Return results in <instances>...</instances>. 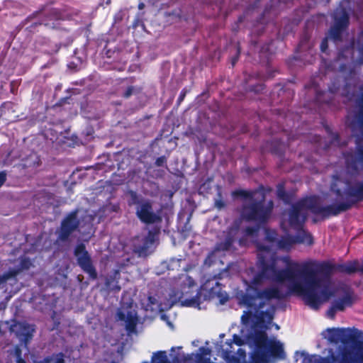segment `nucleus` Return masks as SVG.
Wrapping results in <instances>:
<instances>
[{
  "label": "nucleus",
  "instance_id": "nucleus-4",
  "mask_svg": "<svg viewBox=\"0 0 363 363\" xmlns=\"http://www.w3.org/2000/svg\"><path fill=\"white\" fill-rule=\"evenodd\" d=\"M244 220H240L236 221L233 228L230 229H237L235 235H237L240 225L245 227L243 238L239 240L240 245H245L247 240L250 239L252 242H255L258 251V262L257 267L258 272H255L254 269H250L247 272V278L244 279L245 289L249 287L258 288L264 281L269 280L276 282L272 279L265 277V272L269 270L271 268H276L279 270L284 269V264L281 258L278 259L271 252L270 244L264 240V244L257 242L255 240L259 228H251L248 225H243Z\"/></svg>",
  "mask_w": 363,
  "mask_h": 363
},
{
  "label": "nucleus",
  "instance_id": "nucleus-37",
  "mask_svg": "<svg viewBox=\"0 0 363 363\" xmlns=\"http://www.w3.org/2000/svg\"><path fill=\"white\" fill-rule=\"evenodd\" d=\"M130 94V91H128L127 93H126V96H128Z\"/></svg>",
  "mask_w": 363,
  "mask_h": 363
},
{
  "label": "nucleus",
  "instance_id": "nucleus-34",
  "mask_svg": "<svg viewBox=\"0 0 363 363\" xmlns=\"http://www.w3.org/2000/svg\"><path fill=\"white\" fill-rule=\"evenodd\" d=\"M138 7H139V9H143L144 8V4L140 3V4H139Z\"/></svg>",
  "mask_w": 363,
  "mask_h": 363
},
{
  "label": "nucleus",
  "instance_id": "nucleus-6",
  "mask_svg": "<svg viewBox=\"0 0 363 363\" xmlns=\"http://www.w3.org/2000/svg\"><path fill=\"white\" fill-rule=\"evenodd\" d=\"M348 167H354L355 169L358 166L363 165V146L358 144L357 152L354 161L350 163L349 159L347 160ZM332 191H335L339 197L340 201L345 199H352L354 201L363 199V182H357L352 185L343 182L340 180H335L332 184Z\"/></svg>",
  "mask_w": 363,
  "mask_h": 363
},
{
  "label": "nucleus",
  "instance_id": "nucleus-39",
  "mask_svg": "<svg viewBox=\"0 0 363 363\" xmlns=\"http://www.w3.org/2000/svg\"><path fill=\"white\" fill-rule=\"evenodd\" d=\"M275 328H276L277 329H279V326H278V325H275Z\"/></svg>",
  "mask_w": 363,
  "mask_h": 363
},
{
  "label": "nucleus",
  "instance_id": "nucleus-24",
  "mask_svg": "<svg viewBox=\"0 0 363 363\" xmlns=\"http://www.w3.org/2000/svg\"><path fill=\"white\" fill-rule=\"evenodd\" d=\"M277 196L279 198L286 202V199L285 198V192L284 191L283 187L281 186L278 187Z\"/></svg>",
  "mask_w": 363,
  "mask_h": 363
},
{
  "label": "nucleus",
  "instance_id": "nucleus-38",
  "mask_svg": "<svg viewBox=\"0 0 363 363\" xmlns=\"http://www.w3.org/2000/svg\"><path fill=\"white\" fill-rule=\"evenodd\" d=\"M88 238H89V236H88V237H86V238H83V239H84V240H86Z\"/></svg>",
  "mask_w": 363,
  "mask_h": 363
},
{
  "label": "nucleus",
  "instance_id": "nucleus-16",
  "mask_svg": "<svg viewBox=\"0 0 363 363\" xmlns=\"http://www.w3.org/2000/svg\"><path fill=\"white\" fill-rule=\"evenodd\" d=\"M156 238V233L148 232L147 235L143 239V244H137L136 242L139 240V238H138L134 243V251L138 253L140 256L147 255L150 252Z\"/></svg>",
  "mask_w": 363,
  "mask_h": 363
},
{
  "label": "nucleus",
  "instance_id": "nucleus-22",
  "mask_svg": "<svg viewBox=\"0 0 363 363\" xmlns=\"http://www.w3.org/2000/svg\"><path fill=\"white\" fill-rule=\"evenodd\" d=\"M182 259L173 258L170 260L168 268L169 269H177L181 267Z\"/></svg>",
  "mask_w": 363,
  "mask_h": 363
},
{
  "label": "nucleus",
  "instance_id": "nucleus-33",
  "mask_svg": "<svg viewBox=\"0 0 363 363\" xmlns=\"http://www.w3.org/2000/svg\"><path fill=\"white\" fill-rule=\"evenodd\" d=\"M342 4H344V2H342V4L337 9H341L345 11L348 13V12L343 8Z\"/></svg>",
  "mask_w": 363,
  "mask_h": 363
},
{
  "label": "nucleus",
  "instance_id": "nucleus-14",
  "mask_svg": "<svg viewBox=\"0 0 363 363\" xmlns=\"http://www.w3.org/2000/svg\"><path fill=\"white\" fill-rule=\"evenodd\" d=\"M117 316L119 320L125 321V328L128 333L135 332L138 319L135 311L132 308V306H130L129 308L123 307L118 311Z\"/></svg>",
  "mask_w": 363,
  "mask_h": 363
},
{
  "label": "nucleus",
  "instance_id": "nucleus-17",
  "mask_svg": "<svg viewBox=\"0 0 363 363\" xmlns=\"http://www.w3.org/2000/svg\"><path fill=\"white\" fill-rule=\"evenodd\" d=\"M19 267L18 269H10L9 272L2 277H0V285L6 281L9 277L15 276L19 271L28 269L31 264L30 261L27 258H21L17 260Z\"/></svg>",
  "mask_w": 363,
  "mask_h": 363
},
{
  "label": "nucleus",
  "instance_id": "nucleus-13",
  "mask_svg": "<svg viewBox=\"0 0 363 363\" xmlns=\"http://www.w3.org/2000/svg\"><path fill=\"white\" fill-rule=\"evenodd\" d=\"M74 254L81 268L87 273L91 279H95L96 277V272L92 266L87 252L85 250L84 245L82 244L77 245L75 248Z\"/></svg>",
  "mask_w": 363,
  "mask_h": 363
},
{
  "label": "nucleus",
  "instance_id": "nucleus-28",
  "mask_svg": "<svg viewBox=\"0 0 363 363\" xmlns=\"http://www.w3.org/2000/svg\"><path fill=\"white\" fill-rule=\"evenodd\" d=\"M215 205L218 208H221L224 206V203L221 200H216Z\"/></svg>",
  "mask_w": 363,
  "mask_h": 363
},
{
  "label": "nucleus",
  "instance_id": "nucleus-21",
  "mask_svg": "<svg viewBox=\"0 0 363 363\" xmlns=\"http://www.w3.org/2000/svg\"><path fill=\"white\" fill-rule=\"evenodd\" d=\"M324 359L318 355L308 356L304 358L303 363H322Z\"/></svg>",
  "mask_w": 363,
  "mask_h": 363
},
{
  "label": "nucleus",
  "instance_id": "nucleus-25",
  "mask_svg": "<svg viewBox=\"0 0 363 363\" xmlns=\"http://www.w3.org/2000/svg\"><path fill=\"white\" fill-rule=\"evenodd\" d=\"M328 48V39L327 38H325L322 43H321V45H320V49L323 52H325L326 50V49Z\"/></svg>",
  "mask_w": 363,
  "mask_h": 363
},
{
  "label": "nucleus",
  "instance_id": "nucleus-3",
  "mask_svg": "<svg viewBox=\"0 0 363 363\" xmlns=\"http://www.w3.org/2000/svg\"><path fill=\"white\" fill-rule=\"evenodd\" d=\"M349 207L350 205L343 203L320 207L318 205L315 198H306L293 206L289 215V224L291 228L298 230L297 235L292 237L286 234L279 239L277 238V235L275 231L264 228L263 231L264 235H266V242L270 244L271 252L278 259L283 258V257H277L274 252V250L279 248L288 250L295 243L306 245H311L313 243L311 235L301 228V224L305 221L308 216V211L320 213L323 216L336 215L347 209ZM287 257L290 259L289 256Z\"/></svg>",
  "mask_w": 363,
  "mask_h": 363
},
{
  "label": "nucleus",
  "instance_id": "nucleus-35",
  "mask_svg": "<svg viewBox=\"0 0 363 363\" xmlns=\"http://www.w3.org/2000/svg\"><path fill=\"white\" fill-rule=\"evenodd\" d=\"M181 348H182V347H177V349H178V350H179V349H181ZM175 349H176V347H172V350H172V351H174Z\"/></svg>",
  "mask_w": 363,
  "mask_h": 363
},
{
  "label": "nucleus",
  "instance_id": "nucleus-19",
  "mask_svg": "<svg viewBox=\"0 0 363 363\" xmlns=\"http://www.w3.org/2000/svg\"><path fill=\"white\" fill-rule=\"evenodd\" d=\"M211 350L208 347H200L199 352L196 354V358L200 362L204 357L209 356L211 354Z\"/></svg>",
  "mask_w": 363,
  "mask_h": 363
},
{
  "label": "nucleus",
  "instance_id": "nucleus-26",
  "mask_svg": "<svg viewBox=\"0 0 363 363\" xmlns=\"http://www.w3.org/2000/svg\"><path fill=\"white\" fill-rule=\"evenodd\" d=\"M6 180V174L4 172H0V187Z\"/></svg>",
  "mask_w": 363,
  "mask_h": 363
},
{
  "label": "nucleus",
  "instance_id": "nucleus-8",
  "mask_svg": "<svg viewBox=\"0 0 363 363\" xmlns=\"http://www.w3.org/2000/svg\"><path fill=\"white\" fill-rule=\"evenodd\" d=\"M362 332L354 328H327L322 335L331 343H347L362 335Z\"/></svg>",
  "mask_w": 363,
  "mask_h": 363
},
{
  "label": "nucleus",
  "instance_id": "nucleus-32",
  "mask_svg": "<svg viewBox=\"0 0 363 363\" xmlns=\"http://www.w3.org/2000/svg\"><path fill=\"white\" fill-rule=\"evenodd\" d=\"M359 358L361 360V362L363 363V351L361 352V353L359 354Z\"/></svg>",
  "mask_w": 363,
  "mask_h": 363
},
{
  "label": "nucleus",
  "instance_id": "nucleus-23",
  "mask_svg": "<svg viewBox=\"0 0 363 363\" xmlns=\"http://www.w3.org/2000/svg\"><path fill=\"white\" fill-rule=\"evenodd\" d=\"M14 354L16 357V363H26L25 359L21 357V350L18 346L15 347Z\"/></svg>",
  "mask_w": 363,
  "mask_h": 363
},
{
  "label": "nucleus",
  "instance_id": "nucleus-9",
  "mask_svg": "<svg viewBox=\"0 0 363 363\" xmlns=\"http://www.w3.org/2000/svg\"><path fill=\"white\" fill-rule=\"evenodd\" d=\"M133 200L135 199L136 194L133 192L131 193ZM136 203V215L138 218L143 222L147 224L157 223L161 221V213L160 211H155L152 208V202L149 200H141L138 202L133 201Z\"/></svg>",
  "mask_w": 363,
  "mask_h": 363
},
{
  "label": "nucleus",
  "instance_id": "nucleus-12",
  "mask_svg": "<svg viewBox=\"0 0 363 363\" xmlns=\"http://www.w3.org/2000/svg\"><path fill=\"white\" fill-rule=\"evenodd\" d=\"M334 25L329 31V38L334 41L340 40L342 31L349 22V14L341 9H337L333 13Z\"/></svg>",
  "mask_w": 363,
  "mask_h": 363
},
{
  "label": "nucleus",
  "instance_id": "nucleus-2",
  "mask_svg": "<svg viewBox=\"0 0 363 363\" xmlns=\"http://www.w3.org/2000/svg\"><path fill=\"white\" fill-rule=\"evenodd\" d=\"M228 275L226 270L213 276L206 275L199 291L194 280L186 273L181 274L175 281L179 291L171 290L169 298L153 296L148 297L145 310L154 313L169 309L177 301L181 306L201 310L202 300H213L220 304H224L228 300V294L223 290L222 280Z\"/></svg>",
  "mask_w": 363,
  "mask_h": 363
},
{
  "label": "nucleus",
  "instance_id": "nucleus-31",
  "mask_svg": "<svg viewBox=\"0 0 363 363\" xmlns=\"http://www.w3.org/2000/svg\"><path fill=\"white\" fill-rule=\"evenodd\" d=\"M162 161H163V159H162V158H159V159H157V160L156 163H157V164L158 166H160V165H162Z\"/></svg>",
  "mask_w": 363,
  "mask_h": 363
},
{
  "label": "nucleus",
  "instance_id": "nucleus-7",
  "mask_svg": "<svg viewBox=\"0 0 363 363\" xmlns=\"http://www.w3.org/2000/svg\"><path fill=\"white\" fill-rule=\"evenodd\" d=\"M93 220L94 217L86 211L77 210L72 212L62 222L59 238L62 240L67 239L77 228L80 231L84 228L85 230H88V235L91 234Z\"/></svg>",
  "mask_w": 363,
  "mask_h": 363
},
{
  "label": "nucleus",
  "instance_id": "nucleus-10",
  "mask_svg": "<svg viewBox=\"0 0 363 363\" xmlns=\"http://www.w3.org/2000/svg\"><path fill=\"white\" fill-rule=\"evenodd\" d=\"M335 294L332 297L338 296L339 298L334 301L332 307L328 311L327 315L330 318H334L336 311H343L345 308L352 305L354 301L353 293L349 288L337 289L335 288Z\"/></svg>",
  "mask_w": 363,
  "mask_h": 363
},
{
  "label": "nucleus",
  "instance_id": "nucleus-5",
  "mask_svg": "<svg viewBox=\"0 0 363 363\" xmlns=\"http://www.w3.org/2000/svg\"><path fill=\"white\" fill-rule=\"evenodd\" d=\"M235 195L245 199V206L242 211V217L246 220H253L257 223H262L269 218L273 208L272 201H269L267 206L264 207L261 202H257L263 196L258 191H246L243 190L235 192Z\"/></svg>",
  "mask_w": 363,
  "mask_h": 363
},
{
  "label": "nucleus",
  "instance_id": "nucleus-29",
  "mask_svg": "<svg viewBox=\"0 0 363 363\" xmlns=\"http://www.w3.org/2000/svg\"><path fill=\"white\" fill-rule=\"evenodd\" d=\"M358 272L363 273V260L358 261Z\"/></svg>",
  "mask_w": 363,
  "mask_h": 363
},
{
  "label": "nucleus",
  "instance_id": "nucleus-18",
  "mask_svg": "<svg viewBox=\"0 0 363 363\" xmlns=\"http://www.w3.org/2000/svg\"><path fill=\"white\" fill-rule=\"evenodd\" d=\"M119 275V273L118 271H115L113 273V276L110 277L108 278L106 281V285L107 288L110 290L113 291H119L121 289V286L118 285V277Z\"/></svg>",
  "mask_w": 363,
  "mask_h": 363
},
{
  "label": "nucleus",
  "instance_id": "nucleus-1",
  "mask_svg": "<svg viewBox=\"0 0 363 363\" xmlns=\"http://www.w3.org/2000/svg\"><path fill=\"white\" fill-rule=\"evenodd\" d=\"M281 260L284 269L272 267L265 272V277L286 284L289 292L301 297L304 303L314 310L318 309L335 294V286L328 277L330 274L335 271L347 274L358 272L357 260L339 264L313 260L298 263L288 257Z\"/></svg>",
  "mask_w": 363,
  "mask_h": 363
},
{
  "label": "nucleus",
  "instance_id": "nucleus-20",
  "mask_svg": "<svg viewBox=\"0 0 363 363\" xmlns=\"http://www.w3.org/2000/svg\"><path fill=\"white\" fill-rule=\"evenodd\" d=\"M51 362H53L54 363H65L63 355L60 353L55 356L53 358H45L40 363H50Z\"/></svg>",
  "mask_w": 363,
  "mask_h": 363
},
{
  "label": "nucleus",
  "instance_id": "nucleus-36",
  "mask_svg": "<svg viewBox=\"0 0 363 363\" xmlns=\"http://www.w3.org/2000/svg\"><path fill=\"white\" fill-rule=\"evenodd\" d=\"M183 98H184V95L180 96H179V101H182V100L183 99Z\"/></svg>",
  "mask_w": 363,
  "mask_h": 363
},
{
  "label": "nucleus",
  "instance_id": "nucleus-30",
  "mask_svg": "<svg viewBox=\"0 0 363 363\" xmlns=\"http://www.w3.org/2000/svg\"><path fill=\"white\" fill-rule=\"evenodd\" d=\"M360 38H361V40L363 39V31H362V35L360 36ZM360 53L362 55V60H363V44H362V46L360 48Z\"/></svg>",
  "mask_w": 363,
  "mask_h": 363
},
{
  "label": "nucleus",
  "instance_id": "nucleus-11",
  "mask_svg": "<svg viewBox=\"0 0 363 363\" xmlns=\"http://www.w3.org/2000/svg\"><path fill=\"white\" fill-rule=\"evenodd\" d=\"M237 229H230L228 232H223L218 236V242H217L214 250L212 252L209 258L212 259L219 257L225 252H230L233 250V243L235 241V233Z\"/></svg>",
  "mask_w": 363,
  "mask_h": 363
},
{
  "label": "nucleus",
  "instance_id": "nucleus-27",
  "mask_svg": "<svg viewBox=\"0 0 363 363\" xmlns=\"http://www.w3.org/2000/svg\"><path fill=\"white\" fill-rule=\"evenodd\" d=\"M161 319L167 323V324L172 327V323L168 320V318L165 314L161 315Z\"/></svg>",
  "mask_w": 363,
  "mask_h": 363
},
{
  "label": "nucleus",
  "instance_id": "nucleus-15",
  "mask_svg": "<svg viewBox=\"0 0 363 363\" xmlns=\"http://www.w3.org/2000/svg\"><path fill=\"white\" fill-rule=\"evenodd\" d=\"M34 326L26 323H16L11 326V331L14 333L20 341L26 345L31 339L34 332Z\"/></svg>",
  "mask_w": 363,
  "mask_h": 363
}]
</instances>
